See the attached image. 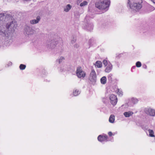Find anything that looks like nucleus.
<instances>
[{
    "label": "nucleus",
    "mask_w": 155,
    "mask_h": 155,
    "mask_svg": "<svg viewBox=\"0 0 155 155\" xmlns=\"http://www.w3.org/2000/svg\"><path fill=\"white\" fill-rule=\"evenodd\" d=\"M133 114V112L131 111H128L125 112L124 113V115L126 117H129L132 115Z\"/></svg>",
    "instance_id": "13"
},
{
    "label": "nucleus",
    "mask_w": 155,
    "mask_h": 155,
    "mask_svg": "<svg viewBox=\"0 0 155 155\" xmlns=\"http://www.w3.org/2000/svg\"><path fill=\"white\" fill-rule=\"evenodd\" d=\"M151 1L153 2L154 3H155V0H151Z\"/></svg>",
    "instance_id": "32"
},
{
    "label": "nucleus",
    "mask_w": 155,
    "mask_h": 155,
    "mask_svg": "<svg viewBox=\"0 0 155 155\" xmlns=\"http://www.w3.org/2000/svg\"><path fill=\"white\" fill-rule=\"evenodd\" d=\"M89 80L92 83H94L97 80V76L96 72L94 69H92L89 77Z\"/></svg>",
    "instance_id": "4"
},
{
    "label": "nucleus",
    "mask_w": 155,
    "mask_h": 155,
    "mask_svg": "<svg viewBox=\"0 0 155 155\" xmlns=\"http://www.w3.org/2000/svg\"><path fill=\"white\" fill-rule=\"evenodd\" d=\"M117 93L120 96H121L123 95V92L119 89L118 90V91L117 92Z\"/></svg>",
    "instance_id": "26"
},
{
    "label": "nucleus",
    "mask_w": 155,
    "mask_h": 155,
    "mask_svg": "<svg viewBox=\"0 0 155 155\" xmlns=\"http://www.w3.org/2000/svg\"><path fill=\"white\" fill-rule=\"evenodd\" d=\"M25 32L27 35H30L35 33L36 31L31 27L26 25L25 27Z\"/></svg>",
    "instance_id": "6"
},
{
    "label": "nucleus",
    "mask_w": 155,
    "mask_h": 155,
    "mask_svg": "<svg viewBox=\"0 0 155 155\" xmlns=\"http://www.w3.org/2000/svg\"><path fill=\"white\" fill-rule=\"evenodd\" d=\"M53 45V44H51V46L52 45Z\"/></svg>",
    "instance_id": "33"
},
{
    "label": "nucleus",
    "mask_w": 155,
    "mask_h": 155,
    "mask_svg": "<svg viewBox=\"0 0 155 155\" xmlns=\"http://www.w3.org/2000/svg\"><path fill=\"white\" fill-rule=\"evenodd\" d=\"M132 68H134L133 67H132Z\"/></svg>",
    "instance_id": "35"
},
{
    "label": "nucleus",
    "mask_w": 155,
    "mask_h": 155,
    "mask_svg": "<svg viewBox=\"0 0 155 155\" xmlns=\"http://www.w3.org/2000/svg\"><path fill=\"white\" fill-rule=\"evenodd\" d=\"M80 93V91L79 90L76 89L74 91L73 94L74 96H77Z\"/></svg>",
    "instance_id": "18"
},
{
    "label": "nucleus",
    "mask_w": 155,
    "mask_h": 155,
    "mask_svg": "<svg viewBox=\"0 0 155 155\" xmlns=\"http://www.w3.org/2000/svg\"><path fill=\"white\" fill-rule=\"evenodd\" d=\"M145 113L151 116H155V110L150 108H146L145 109Z\"/></svg>",
    "instance_id": "7"
},
{
    "label": "nucleus",
    "mask_w": 155,
    "mask_h": 155,
    "mask_svg": "<svg viewBox=\"0 0 155 155\" xmlns=\"http://www.w3.org/2000/svg\"><path fill=\"white\" fill-rule=\"evenodd\" d=\"M95 65L98 68H101L102 66V63L100 61H97L95 63Z\"/></svg>",
    "instance_id": "15"
},
{
    "label": "nucleus",
    "mask_w": 155,
    "mask_h": 155,
    "mask_svg": "<svg viewBox=\"0 0 155 155\" xmlns=\"http://www.w3.org/2000/svg\"><path fill=\"white\" fill-rule=\"evenodd\" d=\"M88 2L86 1H84L83 2L80 4V6L81 7H84L87 5Z\"/></svg>",
    "instance_id": "20"
},
{
    "label": "nucleus",
    "mask_w": 155,
    "mask_h": 155,
    "mask_svg": "<svg viewBox=\"0 0 155 155\" xmlns=\"http://www.w3.org/2000/svg\"><path fill=\"white\" fill-rule=\"evenodd\" d=\"M74 46L75 48H78V47L79 46L78 44H76L74 45Z\"/></svg>",
    "instance_id": "31"
},
{
    "label": "nucleus",
    "mask_w": 155,
    "mask_h": 155,
    "mask_svg": "<svg viewBox=\"0 0 155 155\" xmlns=\"http://www.w3.org/2000/svg\"><path fill=\"white\" fill-rule=\"evenodd\" d=\"M108 134L110 136H111L112 135V133L111 132H108Z\"/></svg>",
    "instance_id": "30"
},
{
    "label": "nucleus",
    "mask_w": 155,
    "mask_h": 155,
    "mask_svg": "<svg viewBox=\"0 0 155 155\" xmlns=\"http://www.w3.org/2000/svg\"><path fill=\"white\" fill-rule=\"evenodd\" d=\"M110 2L109 0H103L96 2L95 3V6L99 9L104 10L107 11L109 8Z\"/></svg>",
    "instance_id": "3"
},
{
    "label": "nucleus",
    "mask_w": 155,
    "mask_h": 155,
    "mask_svg": "<svg viewBox=\"0 0 155 155\" xmlns=\"http://www.w3.org/2000/svg\"><path fill=\"white\" fill-rule=\"evenodd\" d=\"M26 67V66L25 65L21 64L20 65L19 68L21 70H24Z\"/></svg>",
    "instance_id": "23"
},
{
    "label": "nucleus",
    "mask_w": 155,
    "mask_h": 155,
    "mask_svg": "<svg viewBox=\"0 0 155 155\" xmlns=\"http://www.w3.org/2000/svg\"><path fill=\"white\" fill-rule=\"evenodd\" d=\"M112 69V65L111 64L110 62H108V65L106 67L105 70V71L106 72L109 73L110 72Z\"/></svg>",
    "instance_id": "12"
},
{
    "label": "nucleus",
    "mask_w": 155,
    "mask_h": 155,
    "mask_svg": "<svg viewBox=\"0 0 155 155\" xmlns=\"http://www.w3.org/2000/svg\"><path fill=\"white\" fill-rule=\"evenodd\" d=\"M138 102V100L136 98H131L129 102V105L130 106H133V105L136 104Z\"/></svg>",
    "instance_id": "10"
},
{
    "label": "nucleus",
    "mask_w": 155,
    "mask_h": 155,
    "mask_svg": "<svg viewBox=\"0 0 155 155\" xmlns=\"http://www.w3.org/2000/svg\"><path fill=\"white\" fill-rule=\"evenodd\" d=\"M72 6L70 4H68L64 7V11L66 12H68L71 8Z\"/></svg>",
    "instance_id": "14"
},
{
    "label": "nucleus",
    "mask_w": 155,
    "mask_h": 155,
    "mask_svg": "<svg viewBox=\"0 0 155 155\" xmlns=\"http://www.w3.org/2000/svg\"><path fill=\"white\" fill-rule=\"evenodd\" d=\"M136 66L137 67H140L141 66L140 62L138 61L136 63Z\"/></svg>",
    "instance_id": "27"
},
{
    "label": "nucleus",
    "mask_w": 155,
    "mask_h": 155,
    "mask_svg": "<svg viewBox=\"0 0 155 155\" xmlns=\"http://www.w3.org/2000/svg\"><path fill=\"white\" fill-rule=\"evenodd\" d=\"M107 79L105 76L102 77L101 79V81L102 84H104L106 82Z\"/></svg>",
    "instance_id": "17"
},
{
    "label": "nucleus",
    "mask_w": 155,
    "mask_h": 155,
    "mask_svg": "<svg viewBox=\"0 0 155 155\" xmlns=\"http://www.w3.org/2000/svg\"><path fill=\"white\" fill-rule=\"evenodd\" d=\"M107 136L100 135L98 136L97 139L99 141L103 142L104 141H107Z\"/></svg>",
    "instance_id": "11"
},
{
    "label": "nucleus",
    "mask_w": 155,
    "mask_h": 155,
    "mask_svg": "<svg viewBox=\"0 0 155 155\" xmlns=\"http://www.w3.org/2000/svg\"><path fill=\"white\" fill-rule=\"evenodd\" d=\"M86 28L88 30H90L92 29L93 28V25L91 24H90L87 25Z\"/></svg>",
    "instance_id": "22"
},
{
    "label": "nucleus",
    "mask_w": 155,
    "mask_h": 155,
    "mask_svg": "<svg viewBox=\"0 0 155 155\" xmlns=\"http://www.w3.org/2000/svg\"><path fill=\"white\" fill-rule=\"evenodd\" d=\"M132 68H134L133 67H132Z\"/></svg>",
    "instance_id": "34"
},
{
    "label": "nucleus",
    "mask_w": 155,
    "mask_h": 155,
    "mask_svg": "<svg viewBox=\"0 0 155 155\" xmlns=\"http://www.w3.org/2000/svg\"><path fill=\"white\" fill-rule=\"evenodd\" d=\"M149 132V136L151 137H154V132L153 130H152L149 129L148 130Z\"/></svg>",
    "instance_id": "19"
},
{
    "label": "nucleus",
    "mask_w": 155,
    "mask_h": 155,
    "mask_svg": "<svg viewBox=\"0 0 155 155\" xmlns=\"http://www.w3.org/2000/svg\"><path fill=\"white\" fill-rule=\"evenodd\" d=\"M142 0H128V4L132 10L139 11L142 7Z\"/></svg>",
    "instance_id": "2"
},
{
    "label": "nucleus",
    "mask_w": 155,
    "mask_h": 155,
    "mask_svg": "<svg viewBox=\"0 0 155 155\" xmlns=\"http://www.w3.org/2000/svg\"><path fill=\"white\" fill-rule=\"evenodd\" d=\"M81 0H78L77 1V4L78 5H80V4L81 3Z\"/></svg>",
    "instance_id": "29"
},
{
    "label": "nucleus",
    "mask_w": 155,
    "mask_h": 155,
    "mask_svg": "<svg viewBox=\"0 0 155 155\" xmlns=\"http://www.w3.org/2000/svg\"><path fill=\"white\" fill-rule=\"evenodd\" d=\"M4 17V14H0V35L7 37L8 35L7 30L9 29L11 30H14L16 28L17 24L16 22L12 21L8 23L5 26L4 25V21L3 20Z\"/></svg>",
    "instance_id": "1"
},
{
    "label": "nucleus",
    "mask_w": 155,
    "mask_h": 155,
    "mask_svg": "<svg viewBox=\"0 0 155 155\" xmlns=\"http://www.w3.org/2000/svg\"><path fill=\"white\" fill-rule=\"evenodd\" d=\"M110 102L111 104L114 105H116L117 102V98L116 96L113 94H111L110 95Z\"/></svg>",
    "instance_id": "8"
},
{
    "label": "nucleus",
    "mask_w": 155,
    "mask_h": 155,
    "mask_svg": "<svg viewBox=\"0 0 155 155\" xmlns=\"http://www.w3.org/2000/svg\"><path fill=\"white\" fill-rule=\"evenodd\" d=\"M41 17L40 16H38L37 17L36 19H34L30 21V23L32 25L36 24L39 22L41 20Z\"/></svg>",
    "instance_id": "9"
},
{
    "label": "nucleus",
    "mask_w": 155,
    "mask_h": 155,
    "mask_svg": "<svg viewBox=\"0 0 155 155\" xmlns=\"http://www.w3.org/2000/svg\"><path fill=\"white\" fill-rule=\"evenodd\" d=\"M76 74L78 78H84L86 76V73L83 71L81 67H78L76 70Z\"/></svg>",
    "instance_id": "5"
},
{
    "label": "nucleus",
    "mask_w": 155,
    "mask_h": 155,
    "mask_svg": "<svg viewBox=\"0 0 155 155\" xmlns=\"http://www.w3.org/2000/svg\"><path fill=\"white\" fill-rule=\"evenodd\" d=\"M64 58L63 57H61L58 59L59 63H60L62 62L64 60Z\"/></svg>",
    "instance_id": "24"
},
{
    "label": "nucleus",
    "mask_w": 155,
    "mask_h": 155,
    "mask_svg": "<svg viewBox=\"0 0 155 155\" xmlns=\"http://www.w3.org/2000/svg\"><path fill=\"white\" fill-rule=\"evenodd\" d=\"M103 63L105 66H106L107 65H108V62L106 60H104L103 61Z\"/></svg>",
    "instance_id": "25"
},
{
    "label": "nucleus",
    "mask_w": 155,
    "mask_h": 155,
    "mask_svg": "<svg viewBox=\"0 0 155 155\" xmlns=\"http://www.w3.org/2000/svg\"><path fill=\"white\" fill-rule=\"evenodd\" d=\"M76 41V38L73 37L71 41V44H73Z\"/></svg>",
    "instance_id": "28"
},
{
    "label": "nucleus",
    "mask_w": 155,
    "mask_h": 155,
    "mask_svg": "<svg viewBox=\"0 0 155 155\" xmlns=\"http://www.w3.org/2000/svg\"><path fill=\"white\" fill-rule=\"evenodd\" d=\"M154 8L153 7L150 6H149L148 8V12H151L153 10H154Z\"/></svg>",
    "instance_id": "21"
},
{
    "label": "nucleus",
    "mask_w": 155,
    "mask_h": 155,
    "mask_svg": "<svg viewBox=\"0 0 155 155\" xmlns=\"http://www.w3.org/2000/svg\"><path fill=\"white\" fill-rule=\"evenodd\" d=\"M115 120V117L113 115H111L109 118V122L111 123H114Z\"/></svg>",
    "instance_id": "16"
}]
</instances>
